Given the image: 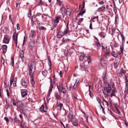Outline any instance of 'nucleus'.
<instances>
[{"mask_svg": "<svg viewBox=\"0 0 128 128\" xmlns=\"http://www.w3.org/2000/svg\"><path fill=\"white\" fill-rule=\"evenodd\" d=\"M111 88V85L110 84H108V86L104 88L103 92L104 94L106 96H108V94L110 93L112 91Z\"/></svg>", "mask_w": 128, "mask_h": 128, "instance_id": "obj_1", "label": "nucleus"}, {"mask_svg": "<svg viewBox=\"0 0 128 128\" xmlns=\"http://www.w3.org/2000/svg\"><path fill=\"white\" fill-rule=\"evenodd\" d=\"M53 80L52 81V82L51 78L50 77V84H51L52 86V88L54 87V84H55L56 82V79L55 78V76L54 75L53 76Z\"/></svg>", "mask_w": 128, "mask_h": 128, "instance_id": "obj_2", "label": "nucleus"}, {"mask_svg": "<svg viewBox=\"0 0 128 128\" xmlns=\"http://www.w3.org/2000/svg\"><path fill=\"white\" fill-rule=\"evenodd\" d=\"M21 82L22 86L25 88H26L28 85V83L24 80H22Z\"/></svg>", "mask_w": 128, "mask_h": 128, "instance_id": "obj_3", "label": "nucleus"}, {"mask_svg": "<svg viewBox=\"0 0 128 128\" xmlns=\"http://www.w3.org/2000/svg\"><path fill=\"white\" fill-rule=\"evenodd\" d=\"M65 10L66 9L65 8L63 7L61 8L60 9V12L62 14V15L63 16V17H64L65 15Z\"/></svg>", "mask_w": 128, "mask_h": 128, "instance_id": "obj_4", "label": "nucleus"}, {"mask_svg": "<svg viewBox=\"0 0 128 128\" xmlns=\"http://www.w3.org/2000/svg\"><path fill=\"white\" fill-rule=\"evenodd\" d=\"M84 62L82 64H81L80 65V70L81 71L85 70L86 67V66L84 64Z\"/></svg>", "mask_w": 128, "mask_h": 128, "instance_id": "obj_5", "label": "nucleus"}, {"mask_svg": "<svg viewBox=\"0 0 128 128\" xmlns=\"http://www.w3.org/2000/svg\"><path fill=\"white\" fill-rule=\"evenodd\" d=\"M64 35V33L63 32L59 31L57 34V36L59 38H60Z\"/></svg>", "mask_w": 128, "mask_h": 128, "instance_id": "obj_6", "label": "nucleus"}, {"mask_svg": "<svg viewBox=\"0 0 128 128\" xmlns=\"http://www.w3.org/2000/svg\"><path fill=\"white\" fill-rule=\"evenodd\" d=\"M9 40L8 38L6 36H4L3 40V42L5 43L8 44L9 42Z\"/></svg>", "mask_w": 128, "mask_h": 128, "instance_id": "obj_7", "label": "nucleus"}, {"mask_svg": "<svg viewBox=\"0 0 128 128\" xmlns=\"http://www.w3.org/2000/svg\"><path fill=\"white\" fill-rule=\"evenodd\" d=\"M16 34V32H14L13 33V38L15 42L16 43V46H17V38L16 39V37L15 36Z\"/></svg>", "mask_w": 128, "mask_h": 128, "instance_id": "obj_8", "label": "nucleus"}, {"mask_svg": "<svg viewBox=\"0 0 128 128\" xmlns=\"http://www.w3.org/2000/svg\"><path fill=\"white\" fill-rule=\"evenodd\" d=\"M34 43L32 41H30L28 46L29 48L30 49H32L34 46Z\"/></svg>", "mask_w": 128, "mask_h": 128, "instance_id": "obj_9", "label": "nucleus"}, {"mask_svg": "<svg viewBox=\"0 0 128 128\" xmlns=\"http://www.w3.org/2000/svg\"><path fill=\"white\" fill-rule=\"evenodd\" d=\"M126 73V70H124L122 68L120 70V72L118 74V76H119L120 74H121V75L120 76H121L122 74H125Z\"/></svg>", "mask_w": 128, "mask_h": 128, "instance_id": "obj_10", "label": "nucleus"}, {"mask_svg": "<svg viewBox=\"0 0 128 128\" xmlns=\"http://www.w3.org/2000/svg\"><path fill=\"white\" fill-rule=\"evenodd\" d=\"M30 69H32L31 70H34L35 69V66L34 63H32L30 67Z\"/></svg>", "mask_w": 128, "mask_h": 128, "instance_id": "obj_11", "label": "nucleus"}, {"mask_svg": "<svg viewBox=\"0 0 128 128\" xmlns=\"http://www.w3.org/2000/svg\"><path fill=\"white\" fill-rule=\"evenodd\" d=\"M2 47L3 49V52L4 53H6L7 51V46L6 45H4L2 46Z\"/></svg>", "mask_w": 128, "mask_h": 128, "instance_id": "obj_12", "label": "nucleus"}, {"mask_svg": "<svg viewBox=\"0 0 128 128\" xmlns=\"http://www.w3.org/2000/svg\"><path fill=\"white\" fill-rule=\"evenodd\" d=\"M85 56V55L84 53L82 54L79 57V59L80 61H82L84 59V58Z\"/></svg>", "mask_w": 128, "mask_h": 128, "instance_id": "obj_13", "label": "nucleus"}, {"mask_svg": "<svg viewBox=\"0 0 128 128\" xmlns=\"http://www.w3.org/2000/svg\"><path fill=\"white\" fill-rule=\"evenodd\" d=\"M60 17L58 16L56 17L54 20V22L57 23H58L60 19Z\"/></svg>", "mask_w": 128, "mask_h": 128, "instance_id": "obj_14", "label": "nucleus"}, {"mask_svg": "<svg viewBox=\"0 0 128 128\" xmlns=\"http://www.w3.org/2000/svg\"><path fill=\"white\" fill-rule=\"evenodd\" d=\"M35 32V30H31L30 33V37L33 38Z\"/></svg>", "mask_w": 128, "mask_h": 128, "instance_id": "obj_15", "label": "nucleus"}, {"mask_svg": "<svg viewBox=\"0 0 128 128\" xmlns=\"http://www.w3.org/2000/svg\"><path fill=\"white\" fill-rule=\"evenodd\" d=\"M56 4L59 6H61L63 4L62 2L60 0H56Z\"/></svg>", "mask_w": 128, "mask_h": 128, "instance_id": "obj_16", "label": "nucleus"}, {"mask_svg": "<svg viewBox=\"0 0 128 128\" xmlns=\"http://www.w3.org/2000/svg\"><path fill=\"white\" fill-rule=\"evenodd\" d=\"M31 69H29V74L30 76V78H33V74L34 71H33L32 70H31Z\"/></svg>", "mask_w": 128, "mask_h": 128, "instance_id": "obj_17", "label": "nucleus"}, {"mask_svg": "<svg viewBox=\"0 0 128 128\" xmlns=\"http://www.w3.org/2000/svg\"><path fill=\"white\" fill-rule=\"evenodd\" d=\"M112 55L114 57L116 58L118 56V54L116 52L113 51L111 52Z\"/></svg>", "mask_w": 128, "mask_h": 128, "instance_id": "obj_18", "label": "nucleus"}, {"mask_svg": "<svg viewBox=\"0 0 128 128\" xmlns=\"http://www.w3.org/2000/svg\"><path fill=\"white\" fill-rule=\"evenodd\" d=\"M119 64V62L117 60H115L114 62V67L115 68H117Z\"/></svg>", "mask_w": 128, "mask_h": 128, "instance_id": "obj_19", "label": "nucleus"}, {"mask_svg": "<svg viewBox=\"0 0 128 128\" xmlns=\"http://www.w3.org/2000/svg\"><path fill=\"white\" fill-rule=\"evenodd\" d=\"M24 52L23 50L20 51V56L21 58H24Z\"/></svg>", "mask_w": 128, "mask_h": 128, "instance_id": "obj_20", "label": "nucleus"}, {"mask_svg": "<svg viewBox=\"0 0 128 128\" xmlns=\"http://www.w3.org/2000/svg\"><path fill=\"white\" fill-rule=\"evenodd\" d=\"M116 92V90H112L111 94H110V96L111 97H112L113 96H116V95L115 93Z\"/></svg>", "mask_w": 128, "mask_h": 128, "instance_id": "obj_21", "label": "nucleus"}, {"mask_svg": "<svg viewBox=\"0 0 128 128\" xmlns=\"http://www.w3.org/2000/svg\"><path fill=\"white\" fill-rule=\"evenodd\" d=\"M61 91L63 94H65L66 93V89L63 87L60 88Z\"/></svg>", "mask_w": 128, "mask_h": 128, "instance_id": "obj_22", "label": "nucleus"}, {"mask_svg": "<svg viewBox=\"0 0 128 128\" xmlns=\"http://www.w3.org/2000/svg\"><path fill=\"white\" fill-rule=\"evenodd\" d=\"M88 86H89V95H90V97L92 98V97H93V95L92 93V92H91V91L90 90V86L88 85Z\"/></svg>", "mask_w": 128, "mask_h": 128, "instance_id": "obj_23", "label": "nucleus"}, {"mask_svg": "<svg viewBox=\"0 0 128 128\" xmlns=\"http://www.w3.org/2000/svg\"><path fill=\"white\" fill-rule=\"evenodd\" d=\"M68 116L69 118L71 120L73 118V116L72 114V113H70L69 112L68 114Z\"/></svg>", "mask_w": 128, "mask_h": 128, "instance_id": "obj_24", "label": "nucleus"}, {"mask_svg": "<svg viewBox=\"0 0 128 128\" xmlns=\"http://www.w3.org/2000/svg\"><path fill=\"white\" fill-rule=\"evenodd\" d=\"M56 98L58 100H60V94H58V93H56Z\"/></svg>", "mask_w": 128, "mask_h": 128, "instance_id": "obj_25", "label": "nucleus"}, {"mask_svg": "<svg viewBox=\"0 0 128 128\" xmlns=\"http://www.w3.org/2000/svg\"><path fill=\"white\" fill-rule=\"evenodd\" d=\"M62 83L61 82H60L59 83V86H57V87L58 89L59 92H60V88H61L62 87Z\"/></svg>", "mask_w": 128, "mask_h": 128, "instance_id": "obj_26", "label": "nucleus"}, {"mask_svg": "<svg viewBox=\"0 0 128 128\" xmlns=\"http://www.w3.org/2000/svg\"><path fill=\"white\" fill-rule=\"evenodd\" d=\"M70 39L68 38H64L62 39V41L63 42H66L70 40Z\"/></svg>", "mask_w": 128, "mask_h": 128, "instance_id": "obj_27", "label": "nucleus"}, {"mask_svg": "<svg viewBox=\"0 0 128 128\" xmlns=\"http://www.w3.org/2000/svg\"><path fill=\"white\" fill-rule=\"evenodd\" d=\"M42 73L44 77H46L47 74V72L46 70H44L42 72Z\"/></svg>", "mask_w": 128, "mask_h": 128, "instance_id": "obj_28", "label": "nucleus"}, {"mask_svg": "<svg viewBox=\"0 0 128 128\" xmlns=\"http://www.w3.org/2000/svg\"><path fill=\"white\" fill-rule=\"evenodd\" d=\"M70 11L71 10L70 9H69L68 8H67L66 10V14L67 15L70 16Z\"/></svg>", "mask_w": 128, "mask_h": 128, "instance_id": "obj_29", "label": "nucleus"}, {"mask_svg": "<svg viewBox=\"0 0 128 128\" xmlns=\"http://www.w3.org/2000/svg\"><path fill=\"white\" fill-rule=\"evenodd\" d=\"M126 86V88H127V90H128V80L127 78H125Z\"/></svg>", "mask_w": 128, "mask_h": 128, "instance_id": "obj_30", "label": "nucleus"}, {"mask_svg": "<svg viewBox=\"0 0 128 128\" xmlns=\"http://www.w3.org/2000/svg\"><path fill=\"white\" fill-rule=\"evenodd\" d=\"M27 94V93L25 92H21V95L22 97H24Z\"/></svg>", "mask_w": 128, "mask_h": 128, "instance_id": "obj_31", "label": "nucleus"}, {"mask_svg": "<svg viewBox=\"0 0 128 128\" xmlns=\"http://www.w3.org/2000/svg\"><path fill=\"white\" fill-rule=\"evenodd\" d=\"M110 53L108 52H106L105 53L104 56L106 58H108L110 55Z\"/></svg>", "mask_w": 128, "mask_h": 128, "instance_id": "obj_32", "label": "nucleus"}, {"mask_svg": "<svg viewBox=\"0 0 128 128\" xmlns=\"http://www.w3.org/2000/svg\"><path fill=\"white\" fill-rule=\"evenodd\" d=\"M106 75L105 74V75L103 77V76H102V77H103L102 80L104 83H106Z\"/></svg>", "mask_w": 128, "mask_h": 128, "instance_id": "obj_33", "label": "nucleus"}, {"mask_svg": "<svg viewBox=\"0 0 128 128\" xmlns=\"http://www.w3.org/2000/svg\"><path fill=\"white\" fill-rule=\"evenodd\" d=\"M86 58L88 62V64H89L90 62H91L90 58L89 55H88L86 56Z\"/></svg>", "mask_w": 128, "mask_h": 128, "instance_id": "obj_34", "label": "nucleus"}, {"mask_svg": "<svg viewBox=\"0 0 128 128\" xmlns=\"http://www.w3.org/2000/svg\"><path fill=\"white\" fill-rule=\"evenodd\" d=\"M55 87V84H54V87H53V88L52 87V86L51 84H50V88L49 90V92H50L51 93L52 92V88H54Z\"/></svg>", "mask_w": 128, "mask_h": 128, "instance_id": "obj_35", "label": "nucleus"}, {"mask_svg": "<svg viewBox=\"0 0 128 128\" xmlns=\"http://www.w3.org/2000/svg\"><path fill=\"white\" fill-rule=\"evenodd\" d=\"M81 10L79 12L78 14L79 15H82L84 14V13L85 12V11L84 10Z\"/></svg>", "mask_w": 128, "mask_h": 128, "instance_id": "obj_36", "label": "nucleus"}, {"mask_svg": "<svg viewBox=\"0 0 128 128\" xmlns=\"http://www.w3.org/2000/svg\"><path fill=\"white\" fill-rule=\"evenodd\" d=\"M123 42L122 44V45L120 46V50H121V53L122 54L123 53Z\"/></svg>", "mask_w": 128, "mask_h": 128, "instance_id": "obj_37", "label": "nucleus"}, {"mask_svg": "<svg viewBox=\"0 0 128 128\" xmlns=\"http://www.w3.org/2000/svg\"><path fill=\"white\" fill-rule=\"evenodd\" d=\"M36 16H32V20L34 22H35L36 21Z\"/></svg>", "mask_w": 128, "mask_h": 128, "instance_id": "obj_38", "label": "nucleus"}, {"mask_svg": "<svg viewBox=\"0 0 128 128\" xmlns=\"http://www.w3.org/2000/svg\"><path fill=\"white\" fill-rule=\"evenodd\" d=\"M44 106L43 105H42L40 108V109L41 111H44L45 112H46V111L44 110Z\"/></svg>", "mask_w": 128, "mask_h": 128, "instance_id": "obj_39", "label": "nucleus"}, {"mask_svg": "<svg viewBox=\"0 0 128 128\" xmlns=\"http://www.w3.org/2000/svg\"><path fill=\"white\" fill-rule=\"evenodd\" d=\"M31 16V10H29L28 13V16L29 18H30Z\"/></svg>", "mask_w": 128, "mask_h": 128, "instance_id": "obj_40", "label": "nucleus"}, {"mask_svg": "<svg viewBox=\"0 0 128 128\" xmlns=\"http://www.w3.org/2000/svg\"><path fill=\"white\" fill-rule=\"evenodd\" d=\"M83 18H80L78 20V25H80V23L83 21Z\"/></svg>", "mask_w": 128, "mask_h": 128, "instance_id": "obj_41", "label": "nucleus"}, {"mask_svg": "<svg viewBox=\"0 0 128 128\" xmlns=\"http://www.w3.org/2000/svg\"><path fill=\"white\" fill-rule=\"evenodd\" d=\"M13 86H16V79L15 80V79H14L13 80Z\"/></svg>", "mask_w": 128, "mask_h": 128, "instance_id": "obj_42", "label": "nucleus"}, {"mask_svg": "<svg viewBox=\"0 0 128 128\" xmlns=\"http://www.w3.org/2000/svg\"><path fill=\"white\" fill-rule=\"evenodd\" d=\"M12 62H11V64L12 66H14V58L12 57L11 58Z\"/></svg>", "mask_w": 128, "mask_h": 128, "instance_id": "obj_43", "label": "nucleus"}, {"mask_svg": "<svg viewBox=\"0 0 128 128\" xmlns=\"http://www.w3.org/2000/svg\"><path fill=\"white\" fill-rule=\"evenodd\" d=\"M68 89V91L70 90H71V86L69 84H67L66 85Z\"/></svg>", "mask_w": 128, "mask_h": 128, "instance_id": "obj_44", "label": "nucleus"}, {"mask_svg": "<svg viewBox=\"0 0 128 128\" xmlns=\"http://www.w3.org/2000/svg\"><path fill=\"white\" fill-rule=\"evenodd\" d=\"M105 8V7L104 5L102 7H100L99 8H98V9H100L102 11L103 10H104Z\"/></svg>", "mask_w": 128, "mask_h": 128, "instance_id": "obj_45", "label": "nucleus"}, {"mask_svg": "<svg viewBox=\"0 0 128 128\" xmlns=\"http://www.w3.org/2000/svg\"><path fill=\"white\" fill-rule=\"evenodd\" d=\"M14 120L15 122H18L20 121L17 118L16 116L15 117Z\"/></svg>", "mask_w": 128, "mask_h": 128, "instance_id": "obj_46", "label": "nucleus"}, {"mask_svg": "<svg viewBox=\"0 0 128 128\" xmlns=\"http://www.w3.org/2000/svg\"><path fill=\"white\" fill-rule=\"evenodd\" d=\"M115 110L117 112V113L119 115H120V112L118 109L116 108H115Z\"/></svg>", "mask_w": 128, "mask_h": 128, "instance_id": "obj_47", "label": "nucleus"}, {"mask_svg": "<svg viewBox=\"0 0 128 128\" xmlns=\"http://www.w3.org/2000/svg\"><path fill=\"white\" fill-rule=\"evenodd\" d=\"M48 65L50 66L51 65V63L50 60L49 58H48Z\"/></svg>", "mask_w": 128, "mask_h": 128, "instance_id": "obj_48", "label": "nucleus"}, {"mask_svg": "<svg viewBox=\"0 0 128 128\" xmlns=\"http://www.w3.org/2000/svg\"><path fill=\"white\" fill-rule=\"evenodd\" d=\"M103 101L105 103V104L108 107V102L104 99H103Z\"/></svg>", "mask_w": 128, "mask_h": 128, "instance_id": "obj_49", "label": "nucleus"}, {"mask_svg": "<svg viewBox=\"0 0 128 128\" xmlns=\"http://www.w3.org/2000/svg\"><path fill=\"white\" fill-rule=\"evenodd\" d=\"M120 36L122 37V41L123 42L124 38V37L123 34H122L121 33H120Z\"/></svg>", "mask_w": 128, "mask_h": 128, "instance_id": "obj_50", "label": "nucleus"}, {"mask_svg": "<svg viewBox=\"0 0 128 128\" xmlns=\"http://www.w3.org/2000/svg\"><path fill=\"white\" fill-rule=\"evenodd\" d=\"M71 120L72 121V123H74L76 122H77V120H76V119H74V118H72V120Z\"/></svg>", "mask_w": 128, "mask_h": 128, "instance_id": "obj_51", "label": "nucleus"}, {"mask_svg": "<svg viewBox=\"0 0 128 128\" xmlns=\"http://www.w3.org/2000/svg\"><path fill=\"white\" fill-rule=\"evenodd\" d=\"M96 43L97 44V46L99 48H100L101 47V45L100 43L98 42H96Z\"/></svg>", "mask_w": 128, "mask_h": 128, "instance_id": "obj_52", "label": "nucleus"}, {"mask_svg": "<svg viewBox=\"0 0 128 128\" xmlns=\"http://www.w3.org/2000/svg\"><path fill=\"white\" fill-rule=\"evenodd\" d=\"M98 102V103L100 104V98L98 97H97L96 98Z\"/></svg>", "mask_w": 128, "mask_h": 128, "instance_id": "obj_53", "label": "nucleus"}, {"mask_svg": "<svg viewBox=\"0 0 128 128\" xmlns=\"http://www.w3.org/2000/svg\"><path fill=\"white\" fill-rule=\"evenodd\" d=\"M33 78H31V82L32 85H34V82L33 80Z\"/></svg>", "mask_w": 128, "mask_h": 128, "instance_id": "obj_54", "label": "nucleus"}, {"mask_svg": "<svg viewBox=\"0 0 128 128\" xmlns=\"http://www.w3.org/2000/svg\"><path fill=\"white\" fill-rule=\"evenodd\" d=\"M72 124L74 126H76L78 125V123L77 122H76L72 123Z\"/></svg>", "mask_w": 128, "mask_h": 128, "instance_id": "obj_55", "label": "nucleus"}, {"mask_svg": "<svg viewBox=\"0 0 128 128\" xmlns=\"http://www.w3.org/2000/svg\"><path fill=\"white\" fill-rule=\"evenodd\" d=\"M39 28L40 30H43L45 28L43 26H41Z\"/></svg>", "mask_w": 128, "mask_h": 128, "instance_id": "obj_56", "label": "nucleus"}, {"mask_svg": "<svg viewBox=\"0 0 128 128\" xmlns=\"http://www.w3.org/2000/svg\"><path fill=\"white\" fill-rule=\"evenodd\" d=\"M4 60L3 59L1 61V66H2V65H4Z\"/></svg>", "mask_w": 128, "mask_h": 128, "instance_id": "obj_57", "label": "nucleus"}, {"mask_svg": "<svg viewBox=\"0 0 128 128\" xmlns=\"http://www.w3.org/2000/svg\"><path fill=\"white\" fill-rule=\"evenodd\" d=\"M4 119L5 120L6 122H8L9 120L8 118L7 117H4Z\"/></svg>", "mask_w": 128, "mask_h": 128, "instance_id": "obj_58", "label": "nucleus"}, {"mask_svg": "<svg viewBox=\"0 0 128 128\" xmlns=\"http://www.w3.org/2000/svg\"><path fill=\"white\" fill-rule=\"evenodd\" d=\"M6 92H7V96H8V97H9L10 96V95L9 92H8V89H7L6 90Z\"/></svg>", "mask_w": 128, "mask_h": 128, "instance_id": "obj_59", "label": "nucleus"}, {"mask_svg": "<svg viewBox=\"0 0 128 128\" xmlns=\"http://www.w3.org/2000/svg\"><path fill=\"white\" fill-rule=\"evenodd\" d=\"M63 105V104L61 103H60L59 105H58L57 106L58 107H60V108H62V107Z\"/></svg>", "mask_w": 128, "mask_h": 128, "instance_id": "obj_60", "label": "nucleus"}, {"mask_svg": "<svg viewBox=\"0 0 128 128\" xmlns=\"http://www.w3.org/2000/svg\"><path fill=\"white\" fill-rule=\"evenodd\" d=\"M100 105L101 108H102V111L103 112L104 114H105V112L104 111V109L103 107H102V105H101V104H100Z\"/></svg>", "mask_w": 128, "mask_h": 128, "instance_id": "obj_61", "label": "nucleus"}, {"mask_svg": "<svg viewBox=\"0 0 128 128\" xmlns=\"http://www.w3.org/2000/svg\"><path fill=\"white\" fill-rule=\"evenodd\" d=\"M98 4L100 5L103 4H104V2L103 1H101L98 2Z\"/></svg>", "mask_w": 128, "mask_h": 128, "instance_id": "obj_62", "label": "nucleus"}, {"mask_svg": "<svg viewBox=\"0 0 128 128\" xmlns=\"http://www.w3.org/2000/svg\"><path fill=\"white\" fill-rule=\"evenodd\" d=\"M19 24H16L17 29L18 30H19L20 29V28L19 27Z\"/></svg>", "mask_w": 128, "mask_h": 128, "instance_id": "obj_63", "label": "nucleus"}, {"mask_svg": "<svg viewBox=\"0 0 128 128\" xmlns=\"http://www.w3.org/2000/svg\"><path fill=\"white\" fill-rule=\"evenodd\" d=\"M12 16L11 15H9V20H10L12 22Z\"/></svg>", "mask_w": 128, "mask_h": 128, "instance_id": "obj_64", "label": "nucleus"}]
</instances>
